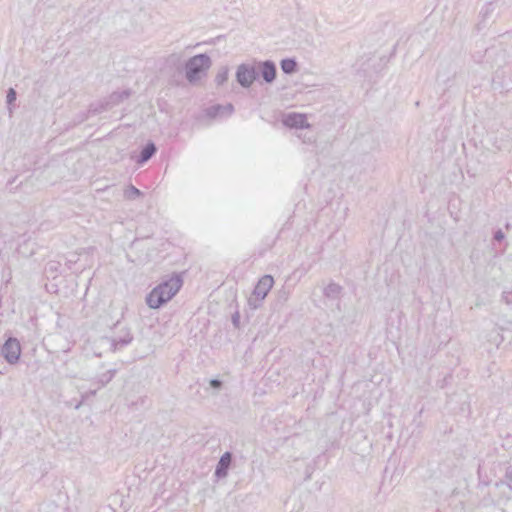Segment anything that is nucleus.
<instances>
[{
	"mask_svg": "<svg viewBox=\"0 0 512 512\" xmlns=\"http://www.w3.org/2000/svg\"><path fill=\"white\" fill-rule=\"evenodd\" d=\"M341 286L336 283L328 284L324 289V295L328 298L335 299L341 293Z\"/></svg>",
	"mask_w": 512,
	"mask_h": 512,
	"instance_id": "4468645a",
	"label": "nucleus"
},
{
	"mask_svg": "<svg viewBox=\"0 0 512 512\" xmlns=\"http://www.w3.org/2000/svg\"><path fill=\"white\" fill-rule=\"evenodd\" d=\"M258 72V77L261 76L263 81L267 84H272L277 77V67L272 60L259 61L254 65Z\"/></svg>",
	"mask_w": 512,
	"mask_h": 512,
	"instance_id": "423d86ee",
	"label": "nucleus"
},
{
	"mask_svg": "<svg viewBox=\"0 0 512 512\" xmlns=\"http://www.w3.org/2000/svg\"><path fill=\"white\" fill-rule=\"evenodd\" d=\"M157 152L156 145L153 142H148L140 151L137 159L138 164H144L150 160Z\"/></svg>",
	"mask_w": 512,
	"mask_h": 512,
	"instance_id": "9b49d317",
	"label": "nucleus"
},
{
	"mask_svg": "<svg viewBox=\"0 0 512 512\" xmlns=\"http://www.w3.org/2000/svg\"><path fill=\"white\" fill-rule=\"evenodd\" d=\"M140 196H142V192L133 185L127 186V188L124 190V197L127 200H135Z\"/></svg>",
	"mask_w": 512,
	"mask_h": 512,
	"instance_id": "2eb2a0df",
	"label": "nucleus"
},
{
	"mask_svg": "<svg viewBox=\"0 0 512 512\" xmlns=\"http://www.w3.org/2000/svg\"><path fill=\"white\" fill-rule=\"evenodd\" d=\"M116 372V369H109L104 373L100 374L97 378V381L93 383V385L97 384V386L93 389H90L86 393V397L88 395H95L99 389L106 386L115 377ZM82 398L84 399L85 396H82Z\"/></svg>",
	"mask_w": 512,
	"mask_h": 512,
	"instance_id": "6e6552de",
	"label": "nucleus"
},
{
	"mask_svg": "<svg viewBox=\"0 0 512 512\" xmlns=\"http://www.w3.org/2000/svg\"><path fill=\"white\" fill-rule=\"evenodd\" d=\"M232 322H233L234 326H236V327L238 326V324H239V315H238V313H236L235 315L232 316Z\"/></svg>",
	"mask_w": 512,
	"mask_h": 512,
	"instance_id": "4be33fe9",
	"label": "nucleus"
},
{
	"mask_svg": "<svg viewBox=\"0 0 512 512\" xmlns=\"http://www.w3.org/2000/svg\"><path fill=\"white\" fill-rule=\"evenodd\" d=\"M274 279L271 275L262 276L254 287L252 295L248 298V304L252 309H258L262 301L273 287Z\"/></svg>",
	"mask_w": 512,
	"mask_h": 512,
	"instance_id": "7ed1b4c3",
	"label": "nucleus"
},
{
	"mask_svg": "<svg viewBox=\"0 0 512 512\" xmlns=\"http://www.w3.org/2000/svg\"><path fill=\"white\" fill-rule=\"evenodd\" d=\"M231 461H232V454L230 452H225L221 456V458L218 462V465L216 467V470H215V475L218 478H223V477L227 476V471L231 464Z\"/></svg>",
	"mask_w": 512,
	"mask_h": 512,
	"instance_id": "9d476101",
	"label": "nucleus"
},
{
	"mask_svg": "<svg viewBox=\"0 0 512 512\" xmlns=\"http://www.w3.org/2000/svg\"><path fill=\"white\" fill-rule=\"evenodd\" d=\"M234 112V106L230 103L226 105H213L207 109V115L209 117H228Z\"/></svg>",
	"mask_w": 512,
	"mask_h": 512,
	"instance_id": "1a4fd4ad",
	"label": "nucleus"
},
{
	"mask_svg": "<svg viewBox=\"0 0 512 512\" xmlns=\"http://www.w3.org/2000/svg\"><path fill=\"white\" fill-rule=\"evenodd\" d=\"M505 238V234L501 229H498L494 234V239L496 241H502Z\"/></svg>",
	"mask_w": 512,
	"mask_h": 512,
	"instance_id": "aec40b11",
	"label": "nucleus"
},
{
	"mask_svg": "<svg viewBox=\"0 0 512 512\" xmlns=\"http://www.w3.org/2000/svg\"><path fill=\"white\" fill-rule=\"evenodd\" d=\"M283 124L289 128L296 129H303L309 127L306 116L299 113H289L285 115L283 119Z\"/></svg>",
	"mask_w": 512,
	"mask_h": 512,
	"instance_id": "0eeeda50",
	"label": "nucleus"
},
{
	"mask_svg": "<svg viewBox=\"0 0 512 512\" xmlns=\"http://www.w3.org/2000/svg\"><path fill=\"white\" fill-rule=\"evenodd\" d=\"M209 383H210L211 388L217 389V390H219L223 385L222 381L219 379H211Z\"/></svg>",
	"mask_w": 512,
	"mask_h": 512,
	"instance_id": "6ab92c4d",
	"label": "nucleus"
},
{
	"mask_svg": "<svg viewBox=\"0 0 512 512\" xmlns=\"http://www.w3.org/2000/svg\"><path fill=\"white\" fill-rule=\"evenodd\" d=\"M506 479L508 480V487L512 490V469L507 471Z\"/></svg>",
	"mask_w": 512,
	"mask_h": 512,
	"instance_id": "412c9836",
	"label": "nucleus"
},
{
	"mask_svg": "<svg viewBox=\"0 0 512 512\" xmlns=\"http://www.w3.org/2000/svg\"><path fill=\"white\" fill-rule=\"evenodd\" d=\"M182 284L183 280L177 274H173L168 279L163 280L146 296L148 307L151 309H159L162 307L177 294Z\"/></svg>",
	"mask_w": 512,
	"mask_h": 512,
	"instance_id": "f257e3e1",
	"label": "nucleus"
},
{
	"mask_svg": "<svg viewBox=\"0 0 512 512\" xmlns=\"http://www.w3.org/2000/svg\"><path fill=\"white\" fill-rule=\"evenodd\" d=\"M228 80V68L223 67L215 76V83L219 86Z\"/></svg>",
	"mask_w": 512,
	"mask_h": 512,
	"instance_id": "dca6fc26",
	"label": "nucleus"
},
{
	"mask_svg": "<svg viewBox=\"0 0 512 512\" xmlns=\"http://www.w3.org/2000/svg\"><path fill=\"white\" fill-rule=\"evenodd\" d=\"M133 340V336L129 330H126L122 336L116 337L112 339V346L114 350L121 349L127 345H129Z\"/></svg>",
	"mask_w": 512,
	"mask_h": 512,
	"instance_id": "f8f14e48",
	"label": "nucleus"
},
{
	"mask_svg": "<svg viewBox=\"0 0 512 512\" xmlns=\"http://www.w3.org/2000/svg\"><path fill=\"white\" fill-rule=\"evenodd\" d=\"M504 486H505V485H504V483H503V482H498V483H496V484H495V487H496L497 489L503 488Z\"/></svg>",
	"mask_w": 512,
	"mask_h": 512,
	"instance_id": "5701e85b",
	"label": "nucleus"
},
{
	"mask_svg": "<svg viewBox=\"0 0 512 512\" xmlns=\"http://www.w3.org/2000/svg\"><path fill=\"white\" fill-rule=\"evenodd\" d=\"M16 100V91L10 88L7 92V103L11 104Z\"/></svg>",
	"mask_w": 512,
	"mask_h": 512,
	"instance_id": "a211bd4d",
	"label": "nucleus"
},
{
	"mask_svg": "<svg viewBox=\"0 0 512 512\" xmlns=\"http://www.w3.org/2000/svg\"><path fill=\"white\" fill-rule=\"evenodd\" d=\"M81 404H82V401H81V402H79V403L75 406V408H76V409H79V407L81 406Z\"/></svg>",
	"mask_w": 512,
	"mask_h": 512,
	"instance_id": "b1692460",
	"label": "nucleus"
},
{
	"mask_svg": "<svg viewBox=\"0 0 512 512\" xmlns=\"http://www.w3.org/2000/svg\"><path fill=\"white\" fill-rule=\"evenodd\" d=\"M21 352V344L15 337H8L1 347V354L10 365H15L19 362Z\"/></svg>",
	"mask_w": 512,
	"mask_h": 512,
	"instance_id": "20e7f679",
	"label": "nucleus"
},
{
	"mask_svg": "<svg viewBox=\"0 0 512 512\" xmlns=\"http://www.w3.org/2000/svg\"><path fill=\"white\" fill-rule=\"evenodd\" d=\"M130 96V92L128 90H124L120 93H113L110 97L112 102L121 101L123 99H127Z\"/></svg>",
	"mask_w": 512,
	"mask_h": 512,
	"instance_id": "f3484780",
	"label": "nucleus"
},
{
	"mask_svg": "<svg viewBox=\"0 0 512 512\" xmlns=\"http://www.w3.org/2000/svg\"><path fill=\"white\" fill-rule=\"evenodd\" d=\"M283 73L291 75L297 72L298 64L294 58H285L280 62Z\"/></svg>",
	"mask_w": 512,
	"mask_h": 512,
	"instance_id": "ddd939ff",
	"label": "nucleus"
},
{
	"mask_svg": "<svg viewBox=\"0 0 512 512\" xmlns=\"http://www.w3.org/2000/svg\"><path fill=\"white\" fill-rule=\"evenodd\" d=\"M258 78V72L254 65L242 63L236 70V81L243 88H249Z\"/></svg>",
	"mask_w": 512,
	"mask_h": 512,
	"instance_id": "39448f33",
	"label": "nucleus"
},
{
	"mask_svg": "<svg viewBox=\"0 0 512 512\" xmlns=\"http://www.w3.org/2000/svg\"><path fill=\"white\" fill-rule=\"evenodd\" d=\"M211 58L206 53L197 54L185 63V78L190 84L198 82L210 69Z\"/></svg>",
	"mask_w": 512,
	"mask_h": 512,
	"instance_id": "f03ea898",
	"label": "nucleus"
}]
</instances>
